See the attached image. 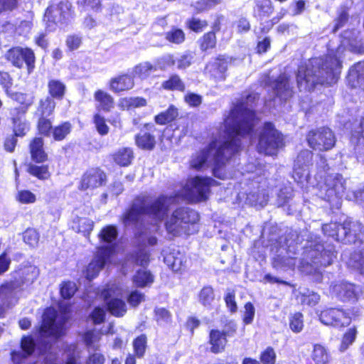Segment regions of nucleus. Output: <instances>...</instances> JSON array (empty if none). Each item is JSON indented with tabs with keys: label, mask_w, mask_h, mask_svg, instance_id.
<instances>
[{
	"label": "nucleus",
	"mask_w": 364,
	"mask_h": 364,
	"mask_svg": "<svg viewBox=\"0 0 364 364\" xmlns=\"http://www.w3.org/2000/svg\"><path fill=\"white\" fill-rule=\"evenodd\" d=\"M209 338L212 353H219L225 350L227 343L225 333L218 330H212L210 332Z\"/></svg>",
	"instance_id": "cd10ccee"
},
{
	"label": "nucleus",
	"mask_w": 364,
	"mask_h": 364,
	"mask_svg": "<svg viewBox=\"0 0 364 364\" xmlns=\"http://www.w3.org/2000/svg\"><path fill=\"white\" fill-rule=\"evenodd\" d=\"M70 4L68 2H60L57 5H52L46 11L44 21L58 23L65 20L69 15Z\"/></svg>",
	"instance_id": "a211bd4d"
},
{
	"label": "nucleus",
	"mask_w": 364,
	"mask_h": 364,
	"mask_svg": "<svg viewBox=\"0 0 364 364\" xmlns=\"http://www.w3.org/2000/svg\"><path fill=\"white\" fill-rule=\"evenodd\" d=\"M23 240L31 247H36L38 244L39 234L35 229L28 228L23 233Z\"/></svg>",
	"instance_id": "09e8293b"
},
{
	"label": "nucleus",
	"mask_w": 364,
	"mask_h": 364,
	"mask_svg": "<svg viewBox=\"0 0 364 364\" xmlns=\"http://www.w3.org/2000/svg\"><path fill=\"white\" fill-rule=\"evenodd\" d=\"M181 86V80L178 75H172L168 80L164 81L162 87L166 90L180 89Z\"/></svg>",
	"instance_id": "13d9d810"
},
{
	"label": "nucleus",
	"mask_w": 364,
	"mask_h": 364,
	"mask_svg": "<svg viewBox=\"0 0 364 364\" xmlns=\"http://www.w3.org/2000/svg\"><path fill=\"white\" fill-rule=\"evenodd\" d=\"M229 58L225 56H219L214 62L210 63L206 66V70L218 79H225V73L227 70Z\"/></svg>",
	"instance_id": "b1692460"
},
{
	"label": "nucleus",
	"mask_w": 364,
	"mask_h": 364,
	"mask_svg": "<svg viewBox=\"0 0 364 364\" xmlns=\"http://www.w3.org/2000/svg\"><path fill=\"white\" fill-rule=\"evenodd\" d=\"M19 287L18 282H10L4 284L0 287V316L5 310L12 304L14 296V290Z\"/></svg>",
	"instance_id": "6ab92c4d"
},
{
	"label": "nucleus",
	"mask_w": 364,
	"mask_h": 364,
	"mask_svg": "<svg viewBox=\"0 0 364 364\" xmlns=\"http://www.w3.org/2000/svg\"><path fill=\"white\" fill-rule=\"evenodd\" d=\"M113 253L112 247L99 248L95 257L88 264L86 270V277L91 280L95 278L104 265L109 261Z\"/></svg>",
	"instance_id": "4468645a"
},
{
	"label": "nucleus",
	"mask_w": 364,
	"mask_h": 364,
	"mask_svg": "<svg viewBox=\"0 0 364 364\" xmlns=\"http://www.w3.org/2000/svg\"><path fill=\"white\" fill-rule=\"evenodd\" d=\"M135 141L136 145L144 150H152L156 145L155 136L147 132L136 135Z\"/></svg>",
	"instance_id": "473e14b6"
},
{
	"label": "nucleus",
	"mask_w": 364,
	"mask_h": 364,
	"mask_svg": "<svg viewBox=\"0 0 364 364\" xmlns=\"http://www.w3.org/2000/svg\"><path fill=\"white\" fill-rule=\"evenodd\" d=\"M259 100L257 93H252L237 102L229 116L225 119L223 133L213 141L206 149L196 154L191 161V166L200 170L213 166V174L220 179L228 178L226 162L240 149L241 138L249 136L255 126V115L253 105Z\"/></svg>",
	"instance_id": "f257e3e1"
},
{
	"label": "nucleus",
	"mask_w": 364,
	"mask_h": 364,
	"mask_svg": "<svg viewBox=\"0 0 364 364\" xmlns=\"http://www.w3.org/2000/svg\"><path fill=\"white\" fill-rule=\"evenodd\" d=\"M132 159L133 151L129 148L121 149L113 155L114 161L122 166L129 165Z\"/></svg>",
	"instance_id": "f704fd0d"
},
{
	"label": "nucleus",
	"mask_w": 364,
	"mask_h": 364,
	"mask_svg": "<svg viewBox=\"0 0 364 364\" xmlns=\"http://www.w3.org/2000/svg\"><path fill=\"white\" fill-rule=\"evenodd\" d=\"M214 182L211 178H201L196 176L187 181L183 186V200L186 199L191 203H198L205 200L210 190V186Z\"/></svg>",
	"instance_id": "0eeeda50"
},
{
	"label": "nucleus",
	"mask_w": 364,
	"mask_h": 364,
	"mask_svg": "<svg viewBox=\"0 0 364 364\" xmlns=\"http://www.w3.org/2000/svg\"><path fill=\"white\" fill-rule=\"evenodd\" d=\"M320 321L325 325L341 328L350 323V318L340 309L330 308L322 311L319 315Z\"/></svg>",
	"instance_id": "ddd939ff"
},
{
	"label": "nucleus",
	"mask_w": 364,
	"mask_h": 364,
	"mask_svg": "<svg viewBox=\"0 0 364 364\" xmlns=\"http://www.w3.org/2000/svg\"><path fill=\"white\" fill-rule=\"evenodd\" d=\"M134 85L133 77L128 75H119L110 80V89L115 92L131 90Z\"/></svg>",
	"instance_id": "a878e982"
},
{
	"label": "nucleus",
	"mask_w": 364,
	"mask_h": 364,
	"mask_svg": "<svg viewBox=\"0 0 364 364\" xmlns=\"http://www.w3.org/2000/svg\"><path fill=\"white\" fill-rule=\"evenodd\" d=\"M306 140L311 148L319 151L331 149L336 141L334 133L328 127H320L309 131Z\"/></svg>",
	"instance_id": "1a4fd4ad"
},
{
	"label": "nucleus",
	"mask_w": 364,
	"mask_h": 364,
	"mask_svg": "<svg viewBox=\"0 0 364 364\" xmlns=\"http://www.w3.org/2000/svg\"><path fill=\"white\" fill-rule=\"evenodd\" d=\"M345 51L364 53V39L355 28L343 31L340 36V45L336 50L331 49L324 58H314L301 63L296 75L300 91H311L316 85H332L339 78Z\"/></svg>",
	"instance_id": "f03ea898"
},
{
	"label": "nucleus",
	"mask_w": 364,
	"mask_h": 364,
	"mask_svg": "<svg viewBox=\"0 0 364 364\" xmlns=\"http://www.w3.org/2000/svg\"><path fill=\"white\" fill-rule=\"evenodd\" d=\"M274 7L271 0H257L255 11L260 16H268L273 12Z\"/></svg>",
	"instance_id": "37998d69"
},
{
	"label": "nucleus",
	"mask_w": 364,
	"mask_h": 364,
	"mask_svg": "<svg viewBox=\"0 0 364 364\" xmlns=\"http://www.w3.org/2000/svg\"><path fill=\"white\" fill-rule=\"evenodd\" d=\"M315 364H327L329 361V354L326 348L319 344H316L311 354Z\"/></svg>",
	"instance_id": "4c0bfd02"
},
{
	"label": "nucleus",
	"mask_w": 364,
	"mask_h": 364,
	"mask_svg": "<svg viewBox=\"0 0 364 364\" xmlns=\"http://www.w3.org/2000/svg\"><path fill=\"white\" fill-rule=\"evenodd\" d=\"M6 58L16 67L21 68L26 63L28 73L34 68L35 55L29 48L15 47L10 49L6 53Z\"/></svg>",
	"instance_id": "f8f14e48"
},
{
	"label": "nucleus",
	"mask_w": 364,
	"mask_h": 364,
	"mask_svg": "<svg viewBox=\"0 0 364 364\" xmlns=\"http://www.w3.org/2000/svg\"><path fill=\"white\" fill-rule=\"evenodd\" d=\"M173 63L174 60L172 56L166 55L157 59L156 65L154 66H156V70H165L168 66H170Z\"/></svg>",
	"instance_id": "338daca9"
},
{
	"label": "nucleus",
	"mask_w": 364,
	"mask_h": 364,
	"mask_svg": "<svg viewBox=\"0 0 364 364\" xmlns=\"http://www.w3.org/2000/svg\"><path fill=\"white\" fill-rule=\"evenodd\" d=\"M72 126L70 122H64L53 129V136L56 141H62L71 132Z\"/></svg>",
	"instance_id": "79ce46f5"
},
{
	"label": "nucleus",
	"mask_w": 364,
	"mask_h": 364,
	"mask_svg": "<svg viewBox=\"0 0 364 364\" xmlns=\"http://www.w3.org/2000/svg\"><path fill=\"white\" fill-rule=\"evenodd\" d=\"M118 235L117 228L114 225H107L102 229L99 234V238L101 242L112 243Z\"/></svg>",
	"instance_id": "a19ab883"
},
{
	"label": "nucleus",
	"mask_w": 364,
	"mask_h": 364,
	"mask_svg": "<svg viewBox=\"0 0 364 364\" xmlns=\"http://www.w3.org/2000/svg\"><path fill=\"white\" fill-rule=\"evenodd\" d=\"M350 142L355 146L358 159L364 162V117H362L359 125L353 131Z\"/></svg>",
	"instance_id": "5701e85b"
},
{
	"label": "nucleus",
	"mask_w": 364,
	"mask_h": 364,
	"mask_svg": "<svg viewBox=\"0 0 364 364\" xmlns=\"http://www.w3.org/2000/svg\"><path fill=\"white\" fill-rule=\"evenodd\" d=\"M21 351H14L11 353V360L14 364H22L25 359L34 352L36 343L31 336H24L21 343Z\"/></svg>",
	"instance_id": "aec40b11"
},
{
	"label": "nucleus",
	"mask_w": 364,
	"mask_h": 364,
	"mask_svg": "<svg viewBox=\"0 0 364 364\" xmlns=\"http://www.w3.org/2000/svg\"><path fill=\"white\" fill-rule=\"evenodd\" d=\"M178 114V109L171 105L166 112L156 115L155 117V122L159 124H165L175 119Z\"/></svg>",
	"instance_id": "ea45409f"
},
{
	"label": "nucleus",
	"mask_w": 364,
	"mask_h": 364,
	"mask_svg": "<svg viewBox=\"0 0 364 364\" xmlns=\"http://www.w3.org/2000/svg\"><path fill=\"white\" fill-rule=\"evenodd\" d=\"M177 199L176 197L161 196L154 201L148 195H140L134 200L130 210L123 215L122 223L125 226L134 225L146 216L161 221L170 205L176 203Z\"/></svg>",
	"instance_id": "7ed1b4c3"
},
{
	"label": "nucleus",
	"mask_w": 364,
	"mask_h": 364,
	"mask_svg": "<svg viewBox=\"0 0 364 364\" xmlns=\"http://www.w3.org/2000/svg\"><path fill=\"white\" fill-rule=\"evenodd\" d=\"M15 114H16V116L14 117L12 119L14 134L16 136H23L29 130V124L26 119L24 112H19V111L16 109L14 110L12 114L14 115Z\"/></svg>",
	"instance_id": "bb28decb"
},
{
	"label": "nucleus",
	"mask_w": 364,
	"mask_h": 364,
	"mask_svg": "<svg viewBox=\"0 0 364 364\" xmlns=\"http://www.w3.org/2000/svg\"><path fill=\"white\" fill-rule=\"evenodd\" d=\"M313 153L309 150H303L297 156L294 161L293 177L301 182L309 176V166H312Z\"/></svg>",
	"instance_id": "2eb2a0df"
},
{
	"label": "nucleus",
	"mask_w": 364,
	"mask_h": 364,
	"mask_svg": "<svg viewBox=\"0 0 364 364\" xmlns=\"http://www.w3.org/2000/svg\"><path fill=\"white\" fill-rule=\"evenodd\" d=\"M215 298L213 289L210 287H204L199 294V301L205 306H210Z\"/></svg>",
	"instance_id": "a18cd8bd"
},
{
	"label": "nucleus",
	"mask_w": 364,
	"mask_h": 364,
	"mask_svg": "<svg viewBox=\"0 0 364 364\" xmlns=\"http://www.w3.org/2000/svg\"><path fill=\"white\" fill-rule=\"evenodd\" d=\"M76 285L74 282H64L60 288V294L64 299H70L76 291Z\"/></svg>",
	"instance_id": "6e6d98bb"
},
{
	"label": "nucleus",
	"mask_w": 364,
	"mask_h": 364,
	"mask_svg": "<svg viewBox=\"0 0 364 364\" xmlns=\"http://www.w3.org/2000/svg\"><path fill=\"white\" fill-rule=\"evenodd\" d=\"M55 107L54 100L50 97H46L40 101L39 111L42 116H48L52 114Z\"/></svg>",
	"instance_id": "49530a36"
},
{
	"label": "nucleus",
	"mask_w": 364,
	"mask_h": 364,
	"mask_svg": "<svg viewBox=\"0 0 364 364\" xmlns=\"http://www.w3.org/2000/svg\"><path fill=\"white\" fill-rule=\"evenodd\" d=\"M134 351L136 355L139 358L142 357L145 353L146 347V337L144 335H141L137 337L133 343Z\"/></svg>",
	"instance_id": "864d4df0"
},
{
	"label": "nucleus",
	"mask_w": 364,
	"mask_h": 364,
	"mask_svg": "<svg viewBox=\"0 0 364 364\" xmlns=\"http://www.w3.org/2000/svg\"><path fill=\"white\" fill-rule=\"evenodd\" d=\"M43 140L41 137L34 138L30 143V152L32 160L36 163H43L48 159V155L44 151Z\"/></svg>",
	"instance_id": "393cba45"
},
{
	"label": "nucleus",
	"mask_w": 364,
	"mask_h": 364,
	"mask_svg": "<svg viewBox=\"0 0 364 364\" xmlns=\"http://www.w3.org/2000/svg\"><path fill=\"white\" fill-rule=\"evenodd\" d=\"M18 6V0H0V14L11 11Z\"/></svg>",
	"instance_id": "69168bd1"
},
{
	"label": "nucleus",
	"mask_w": 364,
	"mask_h": 364,
	"mask_svg": "<svg viewBox=\"0 0 364 364\" xmlns=\"http://www.w3.org/2000/svg\"><path fill=\"white\" fill-rule=\"evenodd\" d=\"M94 223L87 218H75L72 223V228L84 236L88 237L92 230Z\"/></svg>",
	"instance_id": "c756f323"
},
{
	"label": "nucleus",
	"mask_w": 364,
	"mask_h": 364,
	"mask_svg": "<svg viewBox=\"0 0 364 364\" xmlns=\"http://www.w3.org/2000/svg\"><path fill=\"white\" fill-rule=\"evenodd\" d=\"M65 316L57 318V312L54 309H47L43 315L41 332L58 338L65 333Z\"/></svg>",
	"instance_id": "9b49d317"
},
{
	"label": "nucleus",
	"mask_w": 364,
	"mask_h": 364,
	"mask_svg": "<svg viewBox=\"0 0 364 364\" xmlns=\"http://www.w3.org/2000/svg\"><path fill=\"white\" fill-rule=\"evenodd\" d=\"M132 260L136 264L144 267L149 261V256L145 251H140L132 256Z\"/></svg>",
	"instance_id": "0e129e2a"
},
{
	"label": "nucleus",
	"mask_w": 364,
	"mask_h": 364,
	"mask_svg": "<svg viewBox=\"0 0 364 364\" xmlns=\"http://www.w3.org/2000/svg\"><path fill=\"white\" fill-rule=\"evenodd\" d=\"M132 280L136 287H144L152 284L154 278L149 272L145 269H140L136 272Z\"/></svg>",
	"instance_id": "e433bc0d"
},
{
	"label": "nucleus",
	"mask_w": 364,
	"mask_h": 364,
	"mask_svg": "<svg viewBox=\"0 0 364 364\" xmlns=\"http://www.w3.org/2000/svg\"><path fill=\"white\" fill-rule=\"evenodd\" d=\"M102 296L106 302L110 313L116 316H122L127 311L126 304L122 299L123 290L117 284H112L102 292Z\"/></svg>",
	"instance_id": "9d476101"
},
{
	"label": "nucleus",
	"mask_w": 364,
	"mask_h": 364,
	"mask_svg": "<svg viewBox=\"0 0 364 364\" xmlns=\"http://www.w3.org/2000/svg\"><path fill=\"white\" fill-rule=\"evenodd\" d=\"M363 228L358 222L345 220L343 224L331 223L322 227L324 235L343 243H360L364 238Z\"/></svg>",
	"instance_id": "39448f33"
},
{
	"label": "nucleus",
	"mask_w": 364,
	"mask_h": 364,
	"mask_svg": "<svg viewBox=\"0 0 364 364\" xmlns=\"http://www.w3.org/2000/svg\"><path fill=\"white\" fill-rule=\"evenodd\" d=\"M255 309L252 303L248 302L245 305L243 322L245 324H250L253 321Z\"/></svg>",
	"instance_id": "052dcab7"
},
{
	"label": "nucleus",
	"mask_w": 364,
	"mask_h": 364,
	"mask_svg": "<svg viewBox=\"0 0 364 364\" xmlns=\"http://www.w3.org/2000/svg\"><path fill=\"white\" fill-rule=\"evenodd\" d=\"M290 328L295 333L301 331L304 327L303 316L301 313H296L290 318Z\"/></svg>",
	"instance_id": "603ef678"
},
{
	"label": "nucleus",
	"mask_w": 364,
	"mask_h": 364,
	"mask_svg": "<svg viewBox=\"0 0 364 364\" xmlns=\"http://www.w3.org/2000/svg\"><path fill=\"white\" fill-rule=\"evenodd\" d=\"M16 199L21 203L28 204L33 203L36 200V196L34 193L27 190L18 191L16 195Z\"/></svg>",
	"instance_id": "8fccbe9b"
},
{
	"label": "nucleus",
	"mask_w": 364,
	"mask_h": 364,
	"mask_svg": "<svg viewBox=\"0 0 364 364\" xmlns=\"http://www.w3.org/2000/svg\"><path fill=\"white\" fill-rule=\"evenodd\" d=\"M348 20V14L346 11H342L332 23L333 33H336L340 28H343L347 23Z\"/></svg>",
	"instance_id": "5fc2aeb1"
},
{
	"label": "nucleus",
	"mask_w": 364,
	"mask_h": 364,
	"mask_svg": "<svg viewBox=\"0 0 364 364\" xmlns=\"http://www.w3.org/2000/svg\"><path fill=\"white\" fill-rule=\"evenodd\" d=\"M347 80L351 87L364 90V60L350 68Z\"/></svg>",
	"instance_id": "4be33fe9"
},
{
	"label": "nucleus",
	"mask_w": 364,
	"mask_h": 364,
	"mask_svg": "<svg viewBox=\"0 0 364 364\" xmlns=\"http://www.w3.org/2000/svg\"><path fill=\"white\" fill-rule=\"evenodd\" d=\"M28 172L39 179H46L50 176L47 166H36L31 164L28 166Z\"/></svg>",
	"instance_id": "de8ad7c7"
},
{
	"label": "nucleus",
	"mask_w": 364,
	"mask_h": 364,
	"mask_svg": "<svg viewBox=\"0 0 364 364\" xmlns=\"http://www.w3.org/2000/svg\"><path fill=\"white\" fill-rule=\"evenodd\" d=\"M221 1L222 0H195L191 4L196 10L200 11L210 9L211 7L220 4Z\"/></svg>",
	"instance_id": "3c124183"
},
{
	"label": "nucleus",
	"mask_w": 364,
	"mask_h": 364,
	"mask_svg": "<svg viewBox=\"0 0 364 364\" xmlns=\"http://www.w3.org/2000/svg\"><path fill=\"white\" fill-rule=\"evenodd\" d=\"M357 331L355 328H349L343 335L341 346L340 351H346L348 347L353 344L356 338Z\"/></svg>",
	"instance_id": "c03bdc74"
},
{
	"label": "nucleus",
	"mask_w": 364,
	"mask_h": 364,
	"mask_svg": "<svg viewBox=\"0 0 364 364\" xmlns=\"http://www.w3.org/2000/svg\"><path fill=\"white\" fill-rule=\"evenodd\" d=\"M156 70V66L149 62H144L134 68V75L140 79H146Z\"/></svg>",
	"instance_id": "58836bf2"
},
{
	"label": "nucleus",
	"mask_w": 364,
	"mask_h": 364,
	"mask_svg": "<svg viewBox=\"0 0 364 364\" xmlns=\"http://www.w3.org/2000/svg\"><path fill=\"white\" fill-rule=\"evenodd\" d=\"M166 38L169 42L180 43L182 41V31L181 29H173L166 33Z\"/></svg>",
	"instance_id": "774afa93"
},
{
	"label": "nucleus",
	"mask_w": 364,
	"mask_h": 364,
	"mask_svg": "<svg viewBox=\"0 0 364 364\" xmlns=\"http://www.w3.org/2000/svg\"><path fill=\"white\" fill-rule=\"evenodd\" d=\"M198 213L192 209L183 208V224H189L188 228L183 225V232L191 235L198 232Z\"/></svg>",
	"instance_id": "c85d7f7f"
},
{
	"label": "nucleus",
	"mask_w": 364,
	"mask_h": 364,
	"mask_svg": "<svg viewBox=\"0 0 364 364\" xmlns=\"http://www.w3.org/2000/svg\"><path fill=\"white\" fill-rule=\"evenodd\" d=\"M94 122L98 133L101 135H106L109 132V127L105 123L104 117L96 114L94 117Z\"/></svg>",
	"instance_id": "4d7b16f0"
},
{
	"label": "nucleus",
	"mask_w": 364,
	"mask_h": 364,
	"mask_svg": "<svg viewBox=\"0 0 364 364\" xmlns=\"http://www.w3.org/2000/svg\"><path fill=\"white\" fill-rule=\"evenodd\" d=\"M94 97L99 102L100 107L105 111H109L114 106L113 97L103 90L96 91Z\"/></svg>",
	"instance_id": "72a5a7b5"
},
{
	"label": "nucleus",
	"mask_w": 364,
	"mask_h": 364,
	"mask_svg": "<svg viewBox=\"0 0 364 364\" xmlns=\"http://www.w3.org/2000/svg\"><path fill=\"white\" fill-rule=\"evenodd\" d=\"M260 360L263 364H274L276 360V354L274 349L268 347L261 354Z\"/></svg>",
	"instance_id": "680f3d73"
},
{
	"label": "nucleus",
	"mask_w": 364,
	"mask_h": 364,
	"mask_svg": "<svg viewBox=\"0 0 364 364\" xmlns=\"http://www.w3.org/2000/svg\"><path fill=\"white\" fill-rule=\"evenodd\" d=\"M277 97L286 101L294 94L293 87L290 85L289 78L286 74L280 75L270 85Z\"/></svg>",
	"instance_id": "f3484780"
},
{
	"label": "nucleus",
	"mask_w": 364,
	"mask_h": 364,
	"mask_svg": "<svg viewBox=\"0 0 364 364\" xmlns=\"http://www.w3.org/2000/svg\"><path fill=\"white\" fill-rule=\"evenodd\" d=\"M345 190V180L342 176L338 173L329 174L325 178L323 184L320 186L318 196L328 201L333 208H338Z\"/></svg>",
	"instance_id": "423d86ee"
},
{
	"label": "nucleus",
	"mask_w": 364,
	"mask_h": 364,
	"mask_svg": "<svg viewBox=\"0 0 364 364\" xmlns=\"http://www.w3.org/2000/svg\"><path fill=\"white\" fill-rule=\"evenodd\" d=\"M216 38L213 32H209L203 36V41L201 43V49L205 50L208 48H212L215 46Z\"/></svg>",
	"instance_id": "bf43d9fd"
},
{
	"label": "nucleus",
	"mask_w": 364,
	"mask_h": 364,
	"mask_svg": "<svg viewBox=\"0 0 364 364\" xmlns=\"http://www.w3.org/2000/svg\"><path fill=\"white\" fill-rule=\"evenodd\" d=\"M282 144L281 134L270 122L264 124L260 132L257 145L258 151L266 155H274Z\"/></svg>",
	"instance_id": "6e6552de"
},
{
	"label": "nucleus",
	"mask_w": 364,
	"mask_h": 364,
	"mask_svg": "<svg viewBox=\"0 0 364 364\" xmlns=\"http://www.w3.org/2000/svg\"><path fill=\"white\" fill-rule=\"evenodd\" d=\"M48 90L53 99L62 100L65 93L66 86L58 80L51 79L48 82Z\"/></svg>",
	"instance_id": "2f4dec72"
},
{
	"label": "nucleus",
	"mask_w": 364,
	"mask_h": 364,
	"mask_svg": "<svg viewBox=\"0 0 364 364\" xmlns=\"http://www.w3.org/2000/svg\"><path fill=\"white\" fill-rule=\"evenodd\" d=\"M181 223L182 210L178 208L173 212L170 219L166 222V227L168 232L175 236L179 234Z\"/></svg>",
	"instance_id": "7c9ffc66"
},
{
	"label": "nucleus",
	"mask_w": 364,
	"mask_h": 364,
	"mask_svg": "<svg viewBox=\"0 0 364 364\" xmlns=\"http://www.w3.org/2000/svg\"><path fill=\"white\" fill-rule=\"evenodd\" d=\"M335 257L333 246L324 247L319 237L311 236L305 247L299 269L306 274H320L321 268L330 265Z\"/></svg>",
	"instance_id": "20e7f679"
},
{
	"label": "nucleus",
	"mask_w": 364,
	"mask_h": 364,
	"mask_svg": "<svg viewBox=\"0 0 364 364\" xmlns=\"http://www.w3.org/2000/svg\"><path fill=\"white\" fill-rule=\"evenodd\" d=\"M51 127V122L46 119L44 116H42L39 119L38 123V129L41 134L48 136L50 133Z\"/></svg>",
	"instance_id": "e2e57ef3"
},
{
	"label": "nucleus",
	"mask_w": 364,
	"mask_h": 364,
	"mask_svg": "<svg viewBox=\"0 0 364 364\" xmlns=\"http://www.w3.org/2000/svg\"><path fill=\"white\" fill-rule=\"evenodd\" d=\"M347 264L364 275V249L351 254Z\"/></svg>",
	"instance_id": "c9c22d12"
},
{
	"label": "nucleus",
	"mask_w": 364,
	"mask_h": 364,
	"mask_svg": "<svg viewBox=\"0 0 364 364\" xmlns=\"http://www.w3.org/2000/svg\"><path fill=\"white\" fill-rule=\"evenodd\" d=\"M105 173L100 168H90L82 177L79 188L82 191L95 188L102 185L105 181Z\"/></svg>",
	"instance_id": "dca6fc26"
},
{
	"label": "nucleus",
	"mask_w": 364,
	"mask_h": 364,
	"mask_svg": "<svg viewBox=\"0 0 364 364\" xmlns=\"http://www.w3.org/2000/svg\"><path fill=\"white\" fill-rule=\"evenodd\" d=\"M332 292L342 301H350L357 297L358 288L346 282H341L332 287Z\"/></svg>",
	"instance_id": "412c9836"
}]
</instances>
